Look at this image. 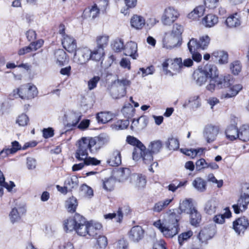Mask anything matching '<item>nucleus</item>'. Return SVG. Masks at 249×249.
Listing matches in <instances>:
<instances>
[{
	"instance_id": "obj_1",
	"label": "nucleus",
	"mask_w": 249,
	"mask_h": 249,
	"mask_svg": "<svg viewBox=\"0 0 249 249\" xmlns=\"http://www.w3.org/2000/svg\"><path fill=\"white\" fill-rule=\"evenodd\" d=\"M193 208H195L191 202L189 200H183L180 203L178 209L174 210L173 212L169 214L165 224L162 223L160 220H158L153 225L160 230L165 237L172 238L179 232L178 222L181 218V213H190Z\"/></svg>"
},
{
	"instance_id": "obj_2",
	"label": "nucleus",
	"mask_w": 249,
	"mask_h": 249,
	"mask_svg": "<svg viewBox=\"0 0 249 249\" xmlns=\"http://www.w3.org/2000/svg\"><path fill=\"white\" fill-rule=\"evenodd\" d=\"M110 141L109 137L105 133H102L97 137H83L78 143L81 145V147L78 153L81 155H86L84 153L88 152L93 153L99 150L103 146L107 145Z\"/></svg>"
},
{
	"instance_id": "obj_3",
	"label": "nucleus",
	"mask_w": 249,
	"mask_h": 249,
	"mask_svg": "<svg viewBox=\"0 0 249 249\" xmlns=\"http://www.w3.org/2000/svg\"><path fill=\"white\" fill-rule=\"evenodd\" d=\"M81 147V145L78 143V146L75 153V158L79 161H83V162L78 164H75L72 166V171H76L82 169L85 165H97L101 162L100 160H98L95 158L88 157V152L86 150V152L84 153L86 155L81 156L78 153V151Z\"/></svg>"
},
{
	"instance_id": "obj_4",
	"label": "nucleus",
	"mask_w": 249,
	"mask_h": 249,
	"mask_svg": "<svg viewBox=\"0 0 249 249\" xmlns=\"http://www.w3.org/2000/svg\"><path fill=\"white\" fill-rule=\"evenodd\" d=\"M181 58H167L162 64V69L166 75L173 76L181 70Z\"/></svg>"
},
{
	"instance_id": "obj_5",
	"label": "nucleus",
	"mask_w": 249,
	"mask_h": 249,
	"mask_svg": "<svg viewBox=\"0 0 249 249\" xmlns=\"http://www.w3.org/2000/svg\"><path fill=\"white\" fill-rule=\"evenodd\" d=\"M210 41V38L207 35L200 37L198 41L192 38L187 44L188 48L190 52L192 53L199 49L204 50L208 47Z\"/></svg>"
},
{
	"instance_id": "obj_6",
	"label": "nucleus",
	"mask_w": 249,
	"mask_h": 249,
	"mask_svg": "<svg viewBox=\"0 0 249 249\" xmlns=\"http://www.w3.org/2000/svg\"><path fill=\"white\" fill-rule=\"evenodd\" d=\"M179 13L174 7L169 6L166 8L161 18L162 23L165 25H170L179 17Z\"/></svg>"
},
{
	"instance_id": "obj_7",
	"label": "nucleus",
	"mask_w": 249,
	"mask_h": 249,
	"mask_svg": "<svg viewBox=\"0 0 249 249\" xmlns=\"http://www.w3.org/2000/svg\"><path fill=\"white\" fill-rule=\"evenodd\" d=\"M73 56V61L79 65H84L90 60V49L84 47L76 49Z\"/></svg>"
},
{
	"instance_id": "obj_8",
	"label": "nucleus",
	"mask_w": 249,
	"mask_h": 249,
	"mask_svg": "<svg viewBox=\"0 0 249 249\" xmlns=\"http://www.w3.org/2000/svg\"><path fill=\"white\" fill-rule=\"evenodd\" d=\"M38 94L37 88L31 83H28L20 86V98L22 99H31Z\"/></svg>"
},
{
	"instance_id": "obj_9",
	"label": "nucleus",
	"mask_w": 249,
	"mask_h": 249,
	"mask_svg": "<svg viewBox=\"0 0 249 249\" xmlns=\"http://www.w3.org/2000/svg\"><path fill=\"white\" fill-rule=\"evenodd\" d=\"M126 141L128 144L134 146L132 153V158L133 160L137 161L140 157V155L142 150L145 148V146L140 141L133 136H128L126 137Z\"/></svg>"
},
{
	"instance_id": "obj_10",
	"label": "nucleus",
	"mask_w": 249,
	"mask_h": 249,
	"mask_svg": "<svg viewBox=\"0 0 249 249\" xmlns=\"http://www.w3.org/2000/svg\"><path fill=\"white\" fill-rule=\"evenodd\" d=\"M182 37L174 36L169 33L165 34L163 39V45L166 49H171L179 47L181 44Z\"/></svg>"
},
{
	"instance_id": "obj_11",
	"label": "nucleus",
	"mask_w": 249,
	"mask_h": 249,
	"mask_svg": "<svg viewBox=\"0 0 249 249\" xmlns=\"http://www.w3.org/2000/svg\"><path fill=\"white\" fill-rule=\"evenodd\" d=\"M152 154H153L149 150V149H146L145 147V148L142 149V152H141L140 155V157L137 161L140 159H142L143 162L144 164L147 165H150L149 170L152 172H154L152 166L157 167L158 163L156 161L153 162V157Z\"/></svg>"
},
{
	"instance_id": "obj_12",
	"label": "nucleus",
	"mask_w": 249,
	"mask_h": 249,
	"mask_svg": "<svg viewBox=\"0 0 249 249\" xmlns=\"http://www.w3.org/2000/svg\"><path fill=\"white\" fill-rule=\"evenodd\" d=\"M219 127L213 125H207L204 130V137L208 143L214 141L219 133Z\"/></svg>"
},
{
	"instance_id": "obj_13",
	"label": "nucleus",
	"mask_w": 249,
	"mask_h": 249,
	"mask_svg": "<svg viewBox=\"0 0 249 249\" xmlns=\"http://www.w3.org/2000/svg\"><path fill=\"white\" fill-rule=\"evenodd\" d=\"M249 226V220L245 216L239 217L233 222V228L238 234L244 233Z\"/></svg>"
},
{
	"instance_id": "obj_14",
	"label": "nucleus",
	"mask_w": 249,
	"mask_h": 249,
	"mask_svg": "<svg viewBox=\"0 0 249 249\" xmlns=\"http://www.w3.org/2000/svg\"><path fill=\"white\" fill-rule=\"evenodd\" d=\"M62 44L63 48L70 53H73L77 49L75 39L69 35H65L62 38Z\"/></svg>"
},
{
	"instance_id": "obj_15",
	"label": "nucleus",
	"mask_w": 249,
	"mask_h": 249,
	"mask_svg": "<svg viewBox=\"0 0 249 249\" xmlns=\"http://www.w3.org/2000/svg\"><path fill=\"white\" fill-rule=\"evenodd\" d=\"M249 203V197L241 195L237 201V204L232 205L234 212L238 214L245 211L247 209Z\"/></svg>"
},
{
	"instance_id": "obj_16",
	"label": "nucleus",
	"mask_w": 249,
	"mask_h": 249,
	"mask_svg": "<svg viewBox=\"0 0 249 249\" xmlns=\"http://www.w3.org/2000/svg\"><path fill=\"white\" fill-rule=\"evenodd\" d=\"M81 215L76 213L72 218H69L64 221V228L66 231H75L79 220L81 218Z\"/></svg>"
},
{
	"instance_id": "obj_17",
	"label": "nucleus",
	"mask_w": 249,
	"mask_h": 249,
	"mask_svg": "<svg viewBox=\"0 0 249 249\" xmlns=\"http://www.w3.org/2000/svg\"><path fill=\"white\" fill-rule=\"evenodd\" d=\"M137 49V44L136 42L132 41L128 42L124 47V54L129 56L133 59H136L138 56Z\"/></svg>"
},
{
	"instance_id": "obj_18",
	"label": "nucleus",
	"mask_w": 249,
	"mask_h": 249,
	"mask_svg": "<svg viewBox=\"0 0 249 249\" xmlns=\"http://www.w3.org/2000/svg\"><path fill=\"white\" fill-rule=\"evenodd\" d=\"M216 88L218 89H221L228 87L231 84L232 78L230 74L221 75L215 78Z\"/></svg>"
},
{
	"instance_id": "obj_19",
	"label": "nucleus",
	"mask_w": 249,
	"mask_h": 249,
	"mask_svg": "<svg viewBox=\"0 0 249 249\" xmlns=\"http://www.w3.org/2000/svg\"><path fill=\"white\" fill-rule=\"evenodd\" d=\"M229 89L226 93H224L221 95V98L228 99L235 97L239 91L242 89V85L238 84L231 85V84L228 87Z\"/></svg>"
},
{
	"instance_id": "obj_20",
	"label": "nucleus",
	"mask_w": 249,
	"mask_h": 249,
	"mask_svg": "<svg viewBox=\"0 0 249 249\" xmlns=\"http://www.w3.org/2000/svg\"><path fill=\"white\" fill-rule=\"evenodd\" d=\"M144 234V231L141 226H136L132 227L129 232V238L133 242H139Z\"/></svg>"
},
{
	"instance_id": "obj_21",
	"label": "nucleus",
	"mask_w": 249,
	"mask_h": 249,
	"mask_svg": "<svg viewBox=\"0 0 249 249\" xmlns=\"http://www.w3.org/2000/svg\"><path fill=\"white\" fill-rule=\"evenodd\" d=\"M214 235V230L211 228H204L199 233L198 238L201 243L207 244L208 240L211 239Z\"/></svg>"
},
{
	"instance_id": "obj_22",
	"label": "nucleus",
	"mask_w": 249,
	"mask_h": 249,
	"mask_svg": "<svg viewBox=\"0 0 249 249\" xmlns=\"http://www.w3.org/2000/svg\"><path fill=\"white\" fill-rule=\"evenodd\" d=\"M88 224V221L81 215L75 230L76 232L78 235L81 236H86L87 235Z\"/></svg>"
},
{
	"instance_id": "obj_23",
	"label": "nucleus",
	"mask_w": 249,
	"mask_h": 249,
	"mask_svg": "<svg viewBox=\"0 0 249 249\" xmlns=\"http://www.w3.org/2000/svg\"><path fill=\"white\" fill-rule=\"evenodd\" d=\"M114 175L116 179L119 182L126 180L128 178H130L131 175L130 169L127 168L118 169L114 172Z\"/></svg>"
},
{
	"instance_id": "obj_24",
	"label": "nucleus",
	"mask_w": 249,
	"mask_h": 249,
	"mask_svg": "<svg viewBox=\"0 0 249 249\" xmlns=\"http://www.w3.org/2000/svg\"><path fill=\"white\" fill-rule=\"evenodd\" d=\"M81 117L82 114L80 112H71L67 117V126L68 127L76 126L81 120Z\"/></svg>"
},
{
	"instance_id": "obj_25",
	"label": "nucleus",
	"mask_w": 249,
	"mask_h": 249,
	"mask_svg": "<svg viewBox=\"0 0 249 249\" xmlns=\"http://www.w3.org/2000/svg\"><path fill=\"white\" fill-rule=\"evenodd\" d=\"M11 144V148L3 149L0 152V158H3L7 156L9 154H15L18 150L21 149H22V147L18 141H15L12 142Z\"/></svg>"
},
{
	"instance_id": "obj_26",
	"label": "nucleus",
	"mask_w": 249,
	"mask_h": 249,
	"mask_svg": "<svg viewBox=\"0 0 249 249\" xmlns=\"http://www.w3.org/2000/svg\"><path fill=\"white\" fill-rule=\"evenodd\" d=\"M130 182L139 188H143L145 186L146 181L144 176L133 174L130 176Z\"/></svg>"
},
{
	"instance_id": "obj_27",
	"label": "nucleus",
	"mask_w": 249,
	"mask_h": 249,
	"mask_svg": "<svg viewBox=\"0 0 249 249\" xmlns=\"http://www.w3.org/2000/svg\"><path fill=\"white\" fill-rule=\"evenodd\" d=\"M226 23L230 28L239 26L241 23L240 16L237 13L231 15L227 18Z\"/></svg>"
},
{
	"instance_id": "obj_28",
	"label": "nucleus",
	"mask_w": 249,
	"mask_h": 249,
	"mask_svg": "<svg viewBox=\"0 0 249 249\" xmlns=\"http://www.w3.org/2000/svg\"><path fill=\"white\" fill-rule=\"evenodd\" d=\"M194 78L196 84L199 86L204 85L207 81L208 77L202 70V68L195 71L193 74Z\"/></svg>"
},
{
	"instance_id": "obj_29",
	"label": "nucleus",
	"mask_w": 249,
	"mask_h": 249,
	"mask_svg": "<svg viewBox=\"0 0 249 249\" xmlns=\"http://www.w3.org/2000/svg\"><path fill=\"white\" fill-rule=\"evenodd\" d=\"M206 76L210 79H215L218 76L217 67L213 65H207L203 69Z\"/></svg>"
},
{
	"instance_id": "obj_30",
	"label": "nucleus",
	"mask_w": 249,
	"mask_h": 249,
	"mask_svg": "<svg viewBox=\"0 0 249 249\" xmlns=\"http://www.w3.org/2000/svg\"><path fill=\"white\" fill-rule=\"evenodd\" d=\"M90 60L100 61L103 59L105 53V50L101 47L95 48L92 51L90 50Z\"/></svg>"
},
{
	"instance_id": "obj_31",
	"label": "nucleus",
	"mask_w": 249,
	"mask_h": 249,
	"mask_svg": "<svg viewBox=\"0 0 249 249\" xmlns=\"http://www.w3.org/2000/svg\"><path fill=\"white\" fill-rule=\"evenodd\" d=\"M205 11L203 5L196 6L192 12L188 15V18L192 20H197L199 18L203 16Z\"/></svg>"
},
{
	"instance_id": "obj_32",
	"label": "nucleus",
	"mask_w": 249,
	"mask_h": 249,
	"mask_svg": "<svg viewBox=\"0 0 249 249\" xmlns=\"http://www.w3.org/2000/svg\"><path fill=\"white\" fill-rule=\"evenodd\" d=\"M88 233L87 235L89 236L88 238L93 237L98 233V231L101 230L102 228V225L99 223H92L88 222Z\"/></svg>"
},
{
	"instance_id": "obj_33",
	"label": "nucleus",
	"mask_w": 249,
	"mask_h": 249,
	"mask_svg": "<svg viewBox=\"0 0 249 249\" xmlns=\"http://www.w3.org/2000/svg\"><path fill=\"white\" fill-rule=\"evenodd\" d=\"M108 163L112 166H117L121 164L122 159L121 152L119 150H114L107 160Z\"/></svg>"
},
{
	"instance_id": "obj_34",
	"label": "nucleus",
	"mask_w": 249,
	"mask_h": 249,
	"mask_svg": "<svg viewBox=\"0 0 249 249\" xmlns=\"http://www.w3.org/2000/svg\"><path fill=\"white\" fill-rule=\"evenodd\" d=\"M200 105V99L199 95H195L190 97L188 100L185 102L183 106L184 107L189 106L193 109H196L199 107Z\"/></svg>"
},
{
	"instance_id": "obj_35",
	"label": "nucleus",
	"mask_w": 249,
	"mask_h": 249,
	"mask_svg": "<svg viewBox=\"0 0 249 249\" xmlns=\"http://www.w3.org/2000/svg\"><path fill=\"white\" fill-rule=\"evenodd\" d=\"M192 185L199 192H204L207 189L206 181L200 177L196 178L192 182Z\"/></svg>"
},
{
	"instance_id": "obj_36",
	"label": "nucleus",
	"mask_w": 249,
	"mask_h": 249,
	"mask_svg": "<svg viewBox=\"0 0 249 249\" xmlns=\"http://www.w3.org/2000/svg\"><path fill=\"white\" fill-rule=\"evenodd\" d=\"M130 23L132 27L140 30L144 26L145 19L142 17L136 15L132 17Z\"/></svg>"
},
{
	"instance_id": "obj_37",
	"label": "nucleus",
	"mask_w": 249,
	"mask_h": 249,
	"mask_svg": "<svg viewBox=\"0 0 249 249\" xmlns=\"http://www.w3.org/2000/svg\"><path fill=\"white\" fill-rule=\"evenodd\" d=\"M218 22V18L215 15L208 14L202 19V24L206 27L214 26Z\"/></svg>"
},
{
	"instance_id": "obj_38",
	"label": "nucleus",
	"mask_w": 249,
	"mask_h": 249,
	"mask_svg": "<svg viewBox=\"0 0 249 249\" xmlns=\"http://www.w3.org/2000/svg\"><path fill=\"white\" fill-rule=\"evenodd\" d=\"M212 57H214L219 64H224L228 63V54L226 52L223 51H215L212 53Z\"/></svg>"
},
{
	"instance_id": "obj_39",
	"label": "nucleus",
	"mask_w": 249,
	"mask_h": 249,
	"mask_svg": "<svg viewBox=\"0 0 249 249\" xmlns=\"http://www.w3.org/2000/svg\"><path fill=\"white\" fill-rule=\"evenodd\" d=\"M189 214L191 224L195 227L198 226L201 221V215L200 213L196 208H193V210L191 211Z\"/></svg>"
},
{
	"instance_id": "obj_40",
	"label": "nucleus",
	"mask_w": 249,
	"mask_h": 249,
	"mask_svg": "<svg viewBox=\"0 0 249 249\" xmlns=\"http://www.w3.org/2000/svg\"><path fill=\"white\" fill-rule=\"evenodd\" d=\"M238 131L239 129L235 125H231L227 128L225 131L226 137L231 141H233L238 138Z\"/></svg>"
},
{
	"instance_id": "obj_41",
	"label": "nucleus",
	"mask_w": 249,
	"mask_h": 249,
	"mask_svg": "<svg viewBox=\"0 0 249 249\" xmlns=\"http://www.w3.org/2000/svg\"><path fill=\"white\" fill-rule=\"evenodd\" d=\"M100 13V9L96 4H94L91 8H89L84 10L83 14L85 18H91L94 19L97 17Z\"/></svg>"
},
{
	"instance_id": "obj_42",
	"label": "nucleus",
	"mask_w": 249,
	"mask_h": 249,
	"mask_svg": "<svg viewBox=\"0 0 249 249\" xmlns=\"http://www.w3.org/2000/svg\"><path fill=\"white\" fill-rule=\"evenodd\" d=\"M217 207V202L213 199H211L206 203L204 211L206 213L211 215L216 212Z\"/></svg>"
},
{
	"instance_id": "obj_43",
	"label": "nucleus",
	"mask_w": 249,
	"mask_h": 249,
	"mask_svg": "<svg viewBox=\"0 0 249 249\" xmlns=\"http://www.w3.org/2000/svg\"><path fill=\"white\" fill-rule=\"evenodd\" d=\"M238 139L243 142L249 141V125L243 124L239 128Z\"/></svg>"
},
{
	"instance_id": "obj_44",
	"label": "nucleus",
	"mask_w": 249,
	"mask_h": 249,
	"mask_svg": "<svg viewBox=\"0 0 249 249\" xmlns=\"http://www.w3.org/2000/svg\"><path fill=\"white\" fill-rule=\"evenodd\" d=\"M78 178L75 176L68 177L64 182L66 188L68 189L69 191L76 188L78 187Z\"/></svg>"
},
{
	"instance_id": "obj_45",
	"label": "nucleus",
	"mask_w": 249,
	"mask_h": 249,
	"mask_svg": "<svg viewBox=\"0 0 249 249\" xmlns=\"http://www.w3.org/2000/svg\"><path fill=\"white\" fill-rule=\"evenodd\" d=\"M231 216V213L228 208L225 209L224 214H218L214 216L213 221L214 223L222 224L225 222V218H229Z\"/></svg>"
},
{
	"instance_id": "obj_46",
	"label": "nucleus",
	"mask_w": 249,
	"mask_h": 249,
	"mask_svg": "<svg viewBox=\"0 0 249 249\" xmlns=\"http://www.w3.org/2000/svg\"><path fill=\"white\" fill-rule=\"evenodd\" d=\"M172 199H166L155 203L153 208V211L158 213L161 212L168 206L172 202Z\"/></svg>"
},
{
	"instance_id": "obj_47",
	"label": "nucleus",
	"mask_w": 249,
	"mask_h": 249,
	"mask_svg": "<svg viewBox=\"0 0 249 249\" xmlns=\"http://www.w3.org/2000/svg\"><path fill=\"white\" fill-rule=\"evenodd\" d=\"M96 118L99 123L105 124L112 119V115L108 112H101L96 114Z\"/></svg>"
},
{
	"instance_id": "obj_48",
	"label": "nucleus",
	"mask_w": 249,
	"mask_h": 249,
	"mask_svg": "<svg viewBox=\"0 0 249 249\" xmlns=\"http://www.w3.org/2000/svg\"><path fill=\"white\" fill-rule=\"evenodd\" d=\"M78 202L77 199L74 197L69 198L66 201V207L68 211L70 213H73L75 212Z\"/></svg>"
},
{
	"instance_id": "obj_49",
	"label": "nucleus",
	"mask_w": 249,
	"mask_h": 249,
	"mask_svg": "<svg viewBox=\"0 0 249 249\" xmlns=\"http://www.w3.org/2000/svg\"><path fill=\"white\" fill-rule=\"evenodd\" d=\"M165 145L169 150H176L179 148V143L177 138L171 137L166 142Z\"/></svg>"
},
{
	"instance_id": "obj_50",
	"label": "nucleus",
	"mask_w": 249,
	"mask_h": 249,
	"mask_svg": "<svg viewBox=\"0 0 249 249\" xmlns=\"http://www.w3.org/2000/svg\"><path fill=\"white\" fill-rule=\"evenodd\" d=\"M135 109L130 104H125L122 109V112L124 116L126 118H130L134 116Z\"/></svg>"
},
{
	"instance_id": "obj_51",
	"label": "nucleus",
	"mask_w": 249,
	"mask_h": 249,
	"mask_svg": "<svg viewBox=\"0 0 249 249\" xmlns=\"http://www.w3.org/2000/svg\"><path fill=\"white\" fill-rule=\"evenodd\" d=\"M129 124L127 120H118L111 125V127L113 129L115 130H123L127 127Z\"/></svg>"
},
{
	"instance_id": "obj_52",
	"label": "nucleus",
	"mask_w": 249,
	"mask_h": 249,
	"mask_svg": "<svg viewBox=\"0 0 249 249\" xmlns=\"http://www.w3.org/2000/svg\"><path fill=\"white\" fill-rule=\"evenodd\" d=\"M162 144L160 140L154 141L150 142L149 145V149L153 154L159 153L162 148Z\"/></svg>"
},
{
	"instance_id": "obj_53",
	"label": "nucleus",
	"mask_w": 249,
	"mask_h": 249,
	"mask_svg": "<svg viewBox=\"0 0 249 249\" xmlns=\"http://www.w3.org/2000/svg\"><path fill=\"white\" fill-rule=\"evenodd\" d=\"M104 217L105 219H112L113 218H115L116 219V221L120 222L123 217V214L122 213V208H119L117 213H108L105 214Z\"/></svg>"
},
{
	"instance_id": "obj_54",
	"label": "nucleus",
	"mask_w": 249,
	"mask_h": 249,
	"mask_svg": "<svg viewBox=\"0 0 249 249\" xmlns=\"http://www.w3.org/2000/svg\"><path fill=\"white\" fill-rule=\"evenodd\" d=\"M184 31L182 25L178 23H175L173 25L172 31L169 33L179 37H182L181 35Z\"/></svg>"
},
{
	"instance_id": "obj_55",
	"label": "nucleus",
	"mask_w": 249,
	"mask_h": 249,
	"mask_svg": "<svg viewBox=\"0 0 249 249\" xmlns=\"http://www.w3.org/2000/svg\"><path fill=\"white\" fill-rule=\"evenodd\" d=\"M109 37L108 36H100L96 38L97 47L104 48L107 46L108 42Z\"/></svg>"
},
{
	"instance_id": "obj_56",
	"label": "nucleus",
	"mask_w": 249,
	"mask_h": 249,
	"mask_svg": "<svg viewBox=\"0 0 249 249\" xmlns=\"http://www.w3.org/2000/svg\"><path fill=\"white\" fill-rule=\"evenodd\" d=\"M80 191L81 193L86 197L90 198L93 196L92 188L85 184L81 186Z\"/></svg>"
},
{
	"instance_id": "obj_57",
	"label": "nucleus",
	"mask_w": 249,
	"mask_h": 249,
	"mask_svg": "<svg viewBox=\"0 0 249 249\" xmlns=\"http://www.w3.org/2000/svg\"><path fill=\"white\" fill-rule=\"evenodd\" d=\"M242 66L239 61H234L230 64V70L234 75H238L241 71Z\"/></svg>"
},
{
	"instance_id": "obj_58",
	"label": "nucleus",
	"mask_w": 249,
	"mask_h": 249,
	"mask_svg": "<svg viewBox=\"0 0 249 249\" xmlns=\"http://www.w3.org/2000/svg\"><path fill=\"white\" fill-rule=\"evenodd\" d=\"M193 234V232L192 231H188L186 232H184L178 236V241L180 246H182L183 244L184 241L187 240L189 239Z\"/></svg>"
},
{
	"instance_id": "obj_59",
	"label": "nucleus",
	"mask_w": 249,
	"mask_h": 249,
	"mask_svg": "<svg viewBox=\"0 0 249 249\" xmlns=\"http://www.w3.org/2000/svg\"><path fill=\"white\" fill-rule=\"evenodd\" d=\"M115 181L112 178L106 179L103 181V188L107 191H111L115 185Z\"/></svg>"
},
{
	"instance_id": "obj_60",
	"label": "nucleus",
	"mask_w": 249,
	"mask_h": 249,
	"mask_svg": "<svg viewBox=\"0 0 249 249\" xmlns=\"http://www.w3.org/2000/svg\"><path fill=\"white\" fill-rule=\"evenodd\" d=\"M112 45L113 49L116 52H120L123 49L124 50V42L121 39H115Z\"/></svg>"
},
{
	"instance_id": "obj_61",
	"label": "nucleus",
	"mask_w": 249,
	"mask_h": 249,
	"mask_svg": "<svg viewBox=\"0 0 249 249\" xmlns=\"http://www.w3.org/2000/svg\"><path fill=\"white\" fill-rule=\"evenodd\" d=\"M14 186L15 184L13 181H10L9 183L6 182H0V197H1L3 194V187L5 188L9 192H10Z\"/></svg>"
},
{
	"instance_id": "obj_62",
	"label": "nucleus",
	"mask_w": 249,
	"mask_h": 249,
	"mask_svg": "<svg viewBox=\"0 0 249 249\" xmlns=\"http://www.w3.org/2000/svg\"><path fill=\"white\" fill-rule=\"evenodd\" d=\"M100 78L98 76H95L90 79L88 82V88L89 90L94 89L99 82Z\"/></svg>"
},
{
	"instance_id": "obj_63",
	"label": "nucleus",
	"mask_w": 249,
	"mask_h": 249,
	"mask_svg": "<svg viewBox=\"0 0 249 249\" xmlns=\"http://www.w3.org/2000/svg\"><path fill=\"white\" fill-rule=\"evenodd\" d=\"M115 83L120 87H123L124 90L125 91L126 87L130 85L131 81L126 78H123L116 80Z\"/></svg>"
},
{
	"instance_id": "obj_64",
	"label": "nucleus",
	"mask_w": 249,
	"mask_h": 249,
	"mask_svg": "<svg viewBox=\"0 0 249 249\" xmlns=\"http://www.w3.org/2000/svg\"><path fill=\"white\" fill-rule=\"evenodd\" d=\"M28 121V116L25 114H22L18 117L16 122L19 126H24L27 124Z\"/></svg>"
}]
</instances>
